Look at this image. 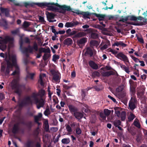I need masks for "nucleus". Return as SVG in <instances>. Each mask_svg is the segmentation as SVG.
Listing matches in <instances>:
<instances>
[{
  "label": "nucleus",
  "mask_w": 147,
  "mask_h": 147,
  "mask_svg": "<svg viewBox=\"0 0 147 147\" xmlns=\"http://www.w3.org/2000/svg\"><path fill=\"white\" fill-rule=\"evenodd\" d=\"M45 94L44 90H41L39 91L38 94H34L30 97H28L26 99V100L28 103H34L37 105V108L39 109L41 107H42L45 104V100L44 99L41 98L39 99L38 98V96L42 97Z\"/></svg>",
  "instance_id": "f257e3e1"
},
{
  "label": "nucleus",
  "mask_w": 147,
  "mask_h": 147,
  "mask_svg": "<svg viewBox=\"0 0 147 147\" xmlns=\"http://www.w3.org/2000/svg\"><path fill=\"white\" fill-rule=\"evenodd\" d=\"M7 67L6 65H3L2 64L1 72V74L2 75H7L9 73L10 69L11 68L13 65L15 66L16 67H17L16 63V60L15 61V64H14L11 61H8L7 62Z\"/></svg>",
  "instance_id": "f03ea898"
},
{
  "label": "nucleus",
  "mask_w": 147,
  "mask_h": 147,
  "mask_svg": "<svg viewBox=\"0 0 147 147\" xmlns=\"http://www.w3.org/2000/svg\"><path fill=\"white\" fill-rule=\"evenodd\" d=\"M1 40H0V49L3 51L6 48L5 44L8 42L9 44V46H10V44L13 43V40L12 38H10L8 36H5L4 38L0 37Z\"/></svg>",
  "instance_id": "7ed1b4c3"
},
{
  "label": "nucleus",
  "mask_w": 147,
  "mask_h": 147,
  "mask_svg": "<svg viewBox=\"0 0 147 147\" xmlns=\"http://www.w3.org/2000/svg\"><path fill=\"white\" fill-rule=\"evenodd\" d=\"M60 5L57 3H48L47 9L54 12H61L60 10Z\"/></svg>",
  "instance_id": "20e7f679"
},
{
  "label": "nucleus",
  "mask_w": 147,
  "mask_h": 147,
  "mask_svg": "<svg viewBox=\"0 0 147 147\" xmlns=\"http://www.w3.org/2000/svg\"><path fill=\"white\" fill-rule=\"evenodd\" d=\"M115 113L116 115L119 117L121 118L122 121L124 120L125 118V113L122 111L121 113V109L118 107H115L114 108Z\"/></svg>",
  "instance_id": "39448f33"
},
{
  "label": "nucleus",
  "mask_w": 147,
  "mask_h": 147,
  "mask_svg": "<svg viewBox=\"0 0 147 147\" xmlns=\"http://www.w3.org/2000/svg\"><path fill=\"white\" fill-rule=\"evenodd\" d=\"M116 57L123 60L126 65H128V64L129 63L127 57L122 53L121 52L117 54L116 55Z\"/></svg>",
  "instance_id": "423d86ee"
},
{
  "label": "nucleus",
  "mask_w": 147,
  "mask_h": 147,
  "mask_svg": "<svg viewBox=\"0 0 147 147\" xmlns=\"http://www.w3.org/2000/svg\"><path fill=\"white\" fill-rule=\"evenodd\" d=\"M0 56L3 58H4L5 57L6 59L8 57L9 59L8 61H11L13 64H15V61L16 60V56L15 55H10L9 54L8 56L7 55H5L3 53H0Z\"/></svg>",
  "instance_id": "0eeeda50"
},
{
  "label": "nucleus",
  "mask_w": 147,
  "mask_h": 147,
  "mask_svg": "<svg viewBox=\"0 0 147 147\" xmlns=\"http://www.w3.org/2000/svg\"><path fill=\"white\" fill-rule=\"evenodd\" d=\"M52 73L53 75V81L55 82H59L60 79V74L58 72L55 71H52Z\"/></svg>",
  "instance_id": "6e6552de"
},
{
  "label": "nucleus",
  "mask_w": 147,
  "mask_h": 147,
  "mask_svg": "<svg viewBox=\"0 0 147 147\" xmlns=\"http://www.w3.org/2000/svg\"><path fill=\"white\" fill-rule=\"evenodd\" d=\"M60 10L61 12H59L60 13H64L66 11H69L71 10V9L69 6L63 5H60Z\"/></svg>",
  "instance_id": "1a4fd4ad"
},
{
  "label": "nucleus",
  "mask_w": 147,
  "mask_h": 147,
  "mask_svg": "<svg viewBox=\"0 0 147 147\" xmlns=\"http://www.w3.org/2000/svg\"><path fill=\"white\" fill-rule=\"evenodd\" d=\"M46 15H47V18L49 22H52L56 21L55 20H54L53 21L52 20V19L54 18L55 16L54 14L48 12H46Z\"/></svg>",
  "instance_id": "9d476101"
},
{
  "label": "nucleus",
  "mask_w": 147,
  "mask_h": 147,
  "mask_svg": "<svg viewBox=\"0 0 147 147\" xmlns=\"http://www.w3.org/2000/svg\"><path fill=\"white\" fill-rule=\"evenodd\" d=\"M78 24V22L77 21H72L71 22H67L66 23L65 26L67 28L71 27L77 25Z\"/></svg>",
  "instance_id": "9b49d317"
},
{
  "label": "nucleus",
  "mask_w": 147,
  "mask_h": 147,
  "mask_svg": "<svg viewBox=\"0 0 147 147\" xmlns=\"http://www.w3.org/2000/svg\"><path fill=\"white\" fill-rule=\"evenodd\" d=\"M46 78V77L45 74H40V79L38 80V82L41 85H44L43 81Z\"/></svg>",
  "instance_id": "f8f14e48"
},
{
  "label": "nucleus",
  "mask_w": 147,
  "mask_h": 147,
  "mask_svg": "<svg viewBox=\"0 0 147 147\" xmlns=\"http://www.w3.org/2000/svg\"><path fill=\"white\" fill-rule=\"evenodd\" d=\"M86 52L90 56H92L93 54H95L96 51L94 49H91L90 48H88L86 50Z\"/></svg>",
  "instance_id": "ddd939ff"
},
{
  "label": "nucleus",
  "mask_w": 147,
  "mask_h": 147,
  "mask_svg": "<svg viewBox=\"0 0 147 147\" xmlns=\"http://www.w3.org/2000/svg\"><path fill=\"white\" fill-rule=\"evenodd\" d=\"M129 107L130 109L133 110L135 108V105L134 102V100L131 99L129 101Z\"/></svg>",
  "instance_id": "4468645a"
},
{
  "label": "nucleus",
  "mask_w": 147,
  "mask_h": 147,
  "mask_svg": "<svg viewBox=\"0 0 147 147\" xmlns=\"http://www.w3.org/2000/svg\"><path fill=\"white\" fill-rule=\"evenodd\" d=\"M48 3L47 2H42V3H36V5H37L38 6L41 7L42 8L45 7H47Z\"/></svg>",
  "instance_id": "2eb2a0df"
},
{
  "label": "nucleus",
  "mask_w": 147,
  "mask_h": 147,
  "mask_svg": "<svg viewBox=\"0 0 147 147\" xmlns=\"http://www.w3.org/2000/svg\"><path fill=\"white\" fill-rule=\"evenodd\" d=\"M113 46H121L123 47H125L126 45L124 43H123L121 41L119 42H115L113 45Z\"/></svg>",
  "instance_id": "dca6fc26"
},
{
  "label": "nucleus",
  "mask_w": 147,
  "mask_h": 147,
  "mask_svg": "<svg viewBox=\"0 0 147 147\" xmlns=\"http://www.w3.org/2000/svg\"><path fill=\"white\" fill-rule=\"evenodd\" d=\"M73 43L72 40L70 38H68L64 40V43L65 44L67 45H71Z\"/></svg>",
  "instance_id": "f3484780"
},
{
  "label": "nucleus",
  "mask_w": 147,
  "mask_h": 147,
  "mask_svg": "<svg viewBox=\"0 0 147 147\" xmlns=\"http://www.w3.org/2000/svg\"><path fill=\"white\" fill-rule=\"evenodd\" d=\"M89 64L90 66L94 69H96L98 68L97 65L93 61L90 62Z\"/></svg>",
  "instance_id": "a211bd4d"
},
{
  "label": "nucleus",
  "mask_w": 147,
  "mask_h": 147,
  "mask_svg": "<svg viewBox=\"0 0 147 147\" xmlns=\"http://www.w3.org/2000/svg\"><path fill=\"white\" fill-rule=\"evenodd\" d=\"M10 85L12 89H14L16 88L17 85V81L15 80H14L11 82Z\"/></svg>",
  "instance_id": "6ab92c4d"
},
{
  "label": "nucleus",
  "mask_w": 147,
  "mask_h": 147,
  "mask_svg": "<svg viewBox=\"0 0 147 147\" xmlns=\"http://www.w3.org/2000/svg\"><path fill=\"white\" fill-rule=\"evenodd\" d=\"M74 115L75 117L78 119H80L82 118L83 116L82 114L80 113L76 112L74 113Z\"/></svg>",
  "instance_id": "aec40b11"
},
{
  "label": "nucleus",
  "mask_w": 147,
  "mask_h": 147,
  "mask_svg": "<svg viewBox=\"0 0 147 147\" xmlns=\"http://www.w3.org/2000/svg\"><path fill=\"white\" fill-rule=\"evenodd\" d=\"M121 68L124 70L126 73L129 74L130 72L129 70V68L126 67L125 65H121Z\"/></svg>",
  "instance_id": "412c9836"
},
{
  "label": "nucleus",
  "mask_w": 147,
  "mask_h": 147,
  "mask_svg": "<svg viewBox=\"0 0 147 147\" xmlns=\"http://www.w3.org/2000/svg\"><path fill=\"white\" fill-rule=\"evenodd\" d=\"M66 128L68 132L67 135H69L71 134L72 130L71 127L69 125H67L66 126Z\"/></svg>",
  "instance_id": "4be33fe9"
},
{
  "label": "nucleus",
  "mask_w": 147,
  "mask_h": 147,
  "mask_svg": "<svg viewBox=\"0 0 147 147\" xmlns=\"http://www.w3.org/2000/svg\"><path fill=\"white\" fill-rule=\"evenodd\" d=\"M87 41V38H83L78 41V42L80 44H83L85 43Z\"/></svg>",
  "instance_id": "5701e85b"
},
{
  "label": "nucleus",
  "mask_w": 147,
  "mask_h": 147,
  "mask_svg": "<svg viewBox=\"0 0 147 147\" xmlns=\"http://www.w3.org/2000/svg\"><path fill=\"white\" fill-rule=\"evenodd\" d=\"M69 109L71 112H74L77 110V108L71 105H69L68 106Z\"/></svg>",
  "instance_id": "b1692460"
},
{
  "label": "nucleus",
  "mask_w": 147,
  "mask_h": 147,
  "mask_svg": "<svg viewBox=\"0 0 147 147\" xmlns=\"http://www.w3.org/2000/svg\"><path fill=\"white\" fill-rule=\"evenodd\" d=\"M44 125L46 131H47L49 129V125H48V121L47 120L45 119L44 121Z\"/></svg>",
  "instance_id": "393cba45"
},
{
  "label": "nucleus",
  "mask_w": 147,
  "mask_h": 147,
  "mask_svg": "<svg viewBox=\"0 0 147 147\" xmlns=\"http://www.w3.org/2000/svg\"><path fill=\"white\" fill-rule=\"evenodd\" d=\"M84 106L85 107H84L83 109V110L86 113H88L90 111V109L89 107L86 105H84Z\"/></svg>",
  "instance_id": "a878e982"
},
{
  "label": "nucleus",
  "mask_w": 147,
  "mask_h": 147,
  "mask_svg": "<svg viewBox=\"0 0 147 147\" xmlns=\"http://www.w3.org/2000/svg\"><path fill=\"white\" fill-rule=\"evenodd\" d=\"M134 124L135 126L138 128H140V125L138 120L136 119L134 122Z\"/></svg>",
  "instance_id": "bb28decb"
},
{
  "label": "nucleus",
  "mask_w": 147,
  "mask_h": 147,
  "mask_svg": "<svg viewBox=\"0 0 147 147\" xmlns=\"http://www.w3.org/2000/svg\"><path fill=\"white\" fill-rule=\"evenodd\" d=\"M42 113H39L38 116H36L34 118L35 121L36 122H38V121L42 117Z\"/></svg>",
  "instance_id": "cd10ccee"
},
{
  "label": "nucleus",
  "mask_w": 147,
  "mask_h": 147,
  "mask_svg": "<svg viewBox=\"0 0 147 147\" xmlns=\"http://www.w3.org/2000/svg\"><path fill=\"white\" fill-rule=\"evenodd\" d=\"M67 34H68L69 35H72L75 33V31H71V30L70 29H68L66 31Z\"/></svg>",
  "instance_id": "c85d7f7f"
},
{
  "label": "nucleus",
  "mask_w": 147,
  "mask_h": 147,
  "mask_svg": "<svg viewBox=\"0 0 147 147\" xmlns=\"http://www.w3.org/2000/svg\"><path fill=\"white\" fill-rule=\"evenodd\" d=\"M62 142L64 144H67L70 142V140L69 138H64L61 140Z\"/></svg>",
  "instance_id": "c756f323"
},
{
  "label": "nucleus",
  "mask_w": 147,
  "mask_h": 147,
  "mask_svg": "<svg viewBox=\"0 0 147 147\" xmlns=\"http://www.w3.org/2000/svg\"><path fill=\"white\" fill-rule=\"evenodd\" d=\"M97 17L98 18L99 20H102L104 19L105 18V16L102 15L98 14L97 15Z\"/></svg>",
  "instance_id": "7c9ffc66"
},
{
  "label": "nucleus",
  "mask_w": 147,
  "mask_h": 147,
  "mask_svg": "<svg viewBox=\"0 0 147 147\" xmlns=\"http://www.w3.org/2000/svg\"><path fill=\"white\" fill-rule=\"evenodd\" d=\"M104 113L105 115L108 116L111 113V111L107 109H105L104 111Z\"/></svg>",
  "instance_id": "2f4dec72"
},
{
  "label": "nucleus",
  "mask_w": 147,
  "mask_h": 147,
  "mask_svg": "<svg viewBox=\"0 0 147 147\" xmlns=\"http://www.w3.org/2000/svg\"><path fill=\"white\" fill-rule=\"evenodd\" d=\"M76 132L78 135H80L81 134L82 131L81 129L79 127H77L76 129Z\"/></svg>",
  "instance_id": "473e14b6"
},
{
  "label": "nucleus",
  "mask_w": 147,
  "mask_h": 147,
  "mask_svg": "<svg viewBox=\"0 0 147 147\" xmlns=\"http://www.w3.org/2000/svg\"><path fill=\"white\" fill-rule=\"evenodd\" d=\"M137 20H143V22L146 23L147 22V20L146 19H144L141 16H139L137 18Z\"/></svg>",
  "instance_id": "72a5a7b5"
},
{
  "label": "nucleus",
  "mask_w": 147,
  "mask_h": 147,
  "mask_svg": "<svg viewBox=\"0 0 147 147\" xmlns=\"http://www.w3.org/2000/svg\"><path fill=\"white\" fill-rule=\"evenodd\" d=\"M120 123L121 122L119 120H116L114 122V125L116 127L120 125Z\"/></svg>",
  "instance_id": "f704fd0d"
},
{
  "label": "nucleus",
  "mask_w": 147,
  "mask_h": 147,
  "mask_svg": "<svg viewBox=\"0 0 147 147\" xmlns=\"http://www.w3.org/2000/svg\"><path fill=\"white\" fill-rule=\"evenodd\" d=\"M135 116L132 113L130 114L128 117V119L129 121H131L132 120L135 118Z\"/></svg>",
  "instance_id": "c9c22d12"
},
{
  "label": "nucleus",
  "mask_w": 147,
  "mask_h": 147,
  "mask_svg": "<svg viewBox=\"0 0 147 147\" xmlns=\"http://www.w3.org/2000/svg\"><path fill=\"white\" fill-rule=\"evenodd\" d=\"M85 35V34L83 32H80L79 33H78V34L76 35V36L77 37H81L82 36H84Z\"/></svg>",
  "instance_id": "e433bc0d"
},
{
  "label": "nucleus",
  "mask_w": 147,
  "mask_h": 147,
  "mask_svg": "<svg viewBox=\"0 0 147 147\" xmlns=\"http://www.w3.org/2000/svg\"><path fill=\"white\" fill-rule=\"evenodd\" d=\"M112 74V72L109 71L105 72L103 74L104 76H109Z\"/></svg>",
  "instance_id": "4c0bfd02"
},
{
  "label": "nucleus",
  "mask_w": 147,
  "mask_h": 147,
  "mask_svg": "<svg viewBox=\"0 0 147 147\" xmlns=\"http://www.w3.org/2000/svg\"><path fill=\"white\" fill-rule=\"evenodd\" d=\"M59 58V57L58 55H55L53 56V60L54 61H55L58 59Z\"/></svg>",
  "instance_id": "58836bf2"
},
{
  "label": "nucleus",
  "mask_w": 147,
  "mask_h": 147,
  "mask_svg": "<svg viewBox=\"0 0 147 147\" xmlns=\"http://www.w3.org/2000/svg\"><path fill=\"white\" fill-rule=\"evenodd\" d=\"M50 113V111L49 109H47L44 112V114L45 115H47Z\"/></svg>",
  "instance_id": "ea45409f"
},
{
  "label": "nucleus",
  "mask_w": 147,
  "mask_h": 147,
  "mask_svg": "<svg viewBox=\"0 0 147 147\" xmlns=\"http://www.w3.org/2000/svg\"><path fill=\"white\" fill-rule=\"evenodd\" d=\"M53 102H55V104L57 103L58 102V101L57 100V98L55 96H53Z\"/></svg>",
  "instance_id": "a19ab883"
},
{
  "label": "nucleus",
  "mask_w": 147,
  "mask_h": 147,
  "mask_svg": "<svg viewBox=\"0 0 147 147\" xmlns=\"http://www.w3.org/2000/svg\"><path fill=\"white\" fill-rule=\"evenodd\" d=\"M108 51H109L111 52L112 53H113L114 54H116L117 53V51H116L115 50L112 49H108Z\"/></svg>",
  "instance_id": "79ce46f5"
},
{
  "label": "nucleus",
  "mask_w": 147,
  "mask_h": 147,
  "mask_svg": "<svg viewBox=\"0 0 147 147\" xmlns=\"http://www.w3.org/2000/svg\"><path fill=\"white\" fill-rule=\"evenodd\" d=\"M79 124L78 123H73L71 124V126L72 127H79Z\"/></svg>",
  "instance_id": "37998d69"
},
{
  "label": "nucleus",
  "mask_w": 147,
  "mask_h": 147,
  "mask_svg": "<svg viewBox=\"0 0 147 147\" xmlns=\"http://www.w3.org/2000/svg\"><path fill=\"white\" fill-rule=\"evenodd\" d=\"M131 58L135 62H139V60L138 59L133 56H131Z\"/></svg>",
  "instance_id": "c03bdc74"
},
{
  "label": "nucleus",
  "mask_w": 147,
  "mask_h": 147,
  "mask_svg": "<svg viewBox=\"0 0 147 147\" xmlns=\"http://www.w3.org/2000/svg\"><path fill=\"white\" fill-rule=\"evenodd\" d=\"M34 74V73H29L28 74V77L30 78L31 79H32Z\"/></svg>",
  "instance_id": "a18cd8bd"
},
{
  "label": "nucleus",
  "mask_w": 147,
  "mask_h": 147,
  "mask_svg": "<svg viewBox=\"0 0 147 147\" xmlns=\"http://www.w3.org/2000/svg\"><path fill=\"white\" fill-rule=\"evenodd\" d=\"M108 48V46L107 45L105 44L103 46L100 48V49L102 51H103L105 49H106Z\"/></svg>",
  "instance_id": "49530a36"
},
{
  "label": "nucleus",
  "mask_w": 147,
  "mask_h": 147,
  "mask_svg": "<svg viewBox=\"0 0 147 147\" xmlns=\"http://www.w3.org/2000/svg\"><path fill=\"white\" fill-rule=\"evenodd\" d=\"M29 25H30V24L28 22H24V23L23 24V26L24 27L26 28V27H27L28 26H29Z\"/></svg>",
  "instance_id": "de8ad7c7"
},
{
  "label": "nucleus",
  "mask_w": 147,
  "mask_h": 147,
  "mask_svg": "<svg viewBox=\"0 0 147 147\" xmlns=\"http://www.w3.org/2000/svg\"><path fill=\"white\" fill-rule=\"evenodd\" d=\"M49 56L48 54L45 53L43 56V59L44 60H46L48 59Z\"/></svg>",
  "instance_id": "09e8293b"
},
{
  "label": "nucleus",
  "mask_w": 147,
  "mask_h": 147,
  "mask_svg": "<svg viewBox=\"0 0 147 147\" xmlns=\"http://www.w3.org/2000/svg\"><path fill=\"white\" fill-rule=\"evenodd\" d=\"M39 51L40 53H41L42 52H45L46 50L44 48H41L39 49Z\"/></svg>",
  "instance_id": "8fccbe9b"
},
{
  "label": "nucleus",
  "mask_w": 147,
  "mask_h": 147,
  "mask_svg": "<svg viewBox=\"0 0 147 147\" xmlns=\"http://www.w3.org/2000/svg\"><path fill=\"white\" fill-rule=\"evenodd\" d=\"M19 73V71L18 69H16L15 71H14L12 74V75H18Z\"/></svg>",
  "instance_id": "3c124183"
},
{
  "label": "nucleus",
  "mask_w": 147,
  "mask_h": 147,
  "mask_svg": "<svg viewBox=\"0 0 147 147\" xmlns=\"http://www.w3.org/2000/svg\"><path fill=\"white\" fill-rule=\"evenodd\" d=\"M90 43L91 45H97L98 44L97 42L94 40L91 41Z\"/></svg>",
  "instance_id": "603ef678"
},
{
  "label": "nucleus",
  "mask_w": 147,
  "mask_h": 147,
  "mask_svg": "<svg viewBox=\"0 0 147 147\" xmlns=\"http://www.w3.org/2000/svg\"><path fill=\"white\" fill-rule=\"evenodd\" d=\"M100 117L102 118V119L104 120H105L106 119V116L104 115L103 114V113H100Z\"/></svg>",
  "instance_id": "864d4df0"
},
{
  "label": "nucleus",
  "mask_w": 147,
  "mask_h": 147,
  "mask_svg": "<svg viewBox=\"0 0 147 147\" xmlns=\"http://www.w3.org/2000/svg\"><path fill=\"white\" fill-rule=\"evenodd\" d=\"M19 30L18 29H17L16 30L12 31L11 32L12 34H14L18 33L19 32Z\"/></svg>",
  "instance_id": "5fc2aeb1"
},
{
  "label": "nucleus",
  "mask_w": 147,
  "mask_h": 147,
  "mask_svg": "<svg viewBox=\"0 0 147 147\" xmlns=\"http://www.w3.org/2000/svg\"><path fill=\"white\" fill-rule=\"evenodd\" d=\"M108 97L112 100L114 102H116V100L113 97L111 96L110 95H109L108 96Z\"/></svg>",
  "instance_id": "6e6d98bb"
},
{
  "label": "nucleus",
  "mask_w": 147,
  "mask_h": 147,
  "mask_svg": "<svg viewBox=\"0 0 147 147\" xmlns=\"http://www.w3.org/2000/svg\"><path fill=\"white\" fill-rule=\"evenodd\" d=\"M48 95L49 98V99L50 100L51 99V95L52 93H51V92L50 90L49 89L48 90Z\"/></svg>",
  "instance_id": "4d7b16f0"
},
{
  "label": "nucleus",
  "mask_w": 147,
  "mask_h": 147,
  "mask_svg": "<svg viewBox=\"0 0 147 147\" xmlns=\"http://www.w3.org/2000/svg\"><path fill=\"white\" fill-rule=\"evenodd\" d=\"M65 31L64 30H61L59 31L57 33H56L57 34H64L65 33Z\"/></svg>",
  "instance_id": "13d9d810"
},
{
  "label": "nucleus",
  "mask_w": 147,
  "mask_h": 147,
  "mask_svg": "<svg viewBox=\"0 0 147 147\" xmlns=\"http://www.w3.org/2000/svg\"><path fill=\"white\" fill-rule=\"evenodd\" d=\"M4 98V97L3 94L2 93H0V100H2Z\"/></svg>",
  "instance_id": "bf43d9fd"
},
{
  "label": "nucleus",
  "mask_w": 147,
  "mask_h": 147,
  "mask_svg": "<svg viewBox=\"0 0 147 147\" xmlns=\"http://www.w3.org/2000/svg\"><path fill=\"white\" fill-rule=\"evenodd\" d=\"M138 40L142 43L144 42V40L142 38L140 37H138Z\"/></svg>",
  "instance_id": "052dcab7"
},
{
  "label": "nucleus",
  "mask_w": 147,
  "mask_h": 147,
  "mask_svg": "<svg viewBox=\"0 0 147 147\" xmlns=\"http://www.w3.org/2000/svg\"><path fill=\"white\" fill-rule=\"evenodd\" d=\"M131 20H132L136 21L137 20V18L136 17L132 16L131 17Z\"/></svg>",
  "instance_id": "680f3d73"
},
{
  "label": "nucleus",
  "mask_w": 147,
  "mask_h": 147,
  "mask_svg": "<svg viewBox=\"0 0 147 147\" xmlns=\"http://www.w3.org/2000/svg\"><path fill=\"white\" fill-rule=\"evenodd\" d=\"M39 20L42 22H44V18L43 17L40 16L39 17Z\"/></svg>",
  "instance_id": "e2e57ef3"
},
{
  "label": "nucleus",
  "mask_w": 147,
  "mask_h": 147,
  "mask_svg": "<svg viewBox=\"0 0 147 147\" xmlns=\"http://www.w3.org/2000/svg\"><path fill=\"white\" fill-rule=\"evenodd\" d=\"M139 62L140 63V65L142 66H144L145 65L143 61H139Z\"/></svg>",
  "instance_id": "0e129e2a"
},
{
  "label": "nucleus",
  "mask_w": 147,
  "mask_h": 147,
  "mask_svg": "<svg viewBox=\"0 0 147 147\" xmlns=\"http://www.w3.org/2000/svg\"><path fill=\"white\" fill-rule=\"evenodd\" d=\"M36 3H34L32 2H29L30 4V6H34L35 5H36Z\"/></svg>",
  "instance_id": "69168bd1"
},
{
  "label": "nucleus",
  "mask_w": 147,
  "mask_h": 147,
  "mask_svg": "<svg viewBox=\"0 0 147 147\" xmlns=\"http://www.w3.org/2000/svg\"><path fill=\"white\" fill-rule=\"evenodd\" d=\"M33 48L36 51H37L38 50L37 45L36 44H35L34 45Z\"/></svg>",
  "instance_id": "338daca9"
},
{
  "label": "nucleus",
  "mask_w": 147,
  "mask_h": 147,
  "mask_svg": "<svg viewBox=\"0 0 147 147\" xmlns=\"http://www.w3.org/2000/svg\"><path fill=\"white\" fill-rule=\"evenodd\" d=\"M94 145V143L92 141H91L90 142L89 146L90 147H92Z\"/></svg>",
  "instance_id": "774afa93"
}]
</instances>
